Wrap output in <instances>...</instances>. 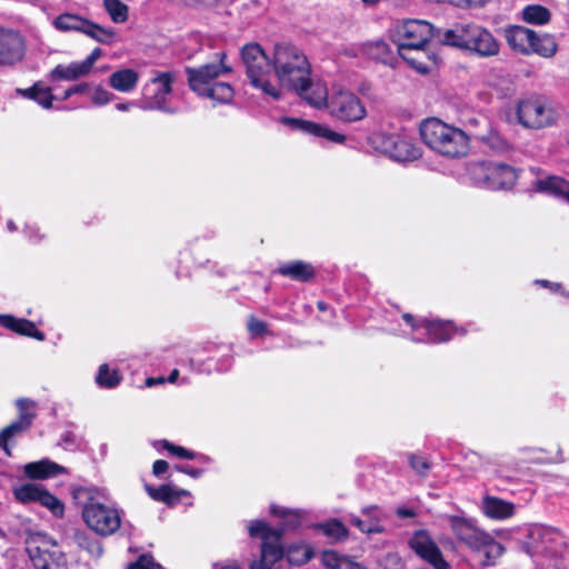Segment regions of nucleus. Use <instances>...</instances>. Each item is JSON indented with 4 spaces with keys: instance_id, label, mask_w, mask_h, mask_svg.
I'll return each mask as SVG.
<instances>
[{
    "instance_id": "a878e982",
    "label": "nucleus",
    "mask_w": 569,
    "mask_h": 569,
    "mask_svg": "<svg viewBox=\"0 0 569 569\" xmlns=\"http://www.w3.org/2000/svg\"><path fill=\"white\" fill-rule=\"evenodd\" d=\"M146 490L153 500L164 502L168 506H174L184 498H191L190 491L172 485H162L158 488L146 486Z\"/></svg>"
},
{
    "instance_id": "ea45409f",
    "label": "nucleus",
    "mask_w": 569,
    "mask_h": 569,
    "mask_svg": "<svg viewBox=\"0 0 569 569\" xmlns=\"http://www.w3.org/2000/svg\"><path fill=\"white\" fill-rule=\"evenodd\" d=\"M82 33L103 44H111L116 39L113 29L103 28L88 20Z\"/></svg>"
},
{
    "instance_id": "c9c22d12",
    "label": "nucleus",
    "mask_w": 569,
    "mask_h": 569,
    "mask_svg": "<svg viewBox=\"0 0 569 569\" xmlns=\"http://www.w3.org/2000/svg\"><path fill=\"white\" fill-rule=\"evenodd\" d=\"M321 562L326 569H365L360 563L332 550L322 552Z\"/></svg>"
},
{
    "instance_id": "b1692460",
    "label": "nucleus",
    "mask_w": 569,
    "mask_h": 569,
    "mask_svg": "<svg viewBox=\"0 0 569 569\" xmlns=\"http://www.w3.org/2000/svg\"><path fill=\"white\" fill-rule=\"evenodd\" d=\"M399 56L420 73L429 72L437 64L436 56L426 46L398 50Z\"/></svg>"
},
{
    "instance_id": "5701e85b",
    "label": "nucleus",
    "mask_w": 569,
    "mask_h": 569,
    "mask_svg": "<svg viewBox=\"0 0 569 569\" xmlns=\"http://www.w3.org/2000/svg\"><path fill=\"white\" fill-rule=\"evenodd\" d=\"M536 31L522 26H509L505 30L508 46L516 52L530 56Z\"/></svg>"
},
{
    "instance_id": "cd10ccee",
    "label": "nucleus",
    "mask_w": 569,
    "mask_h": 569,
    "mask_svg": "<svg viewBox=\"0 0 569 569\" xmlns=\"http://www.w3.org/2000/svg\"><path fill=\"white\" fill-rule=\"evenodd\" d=\"M0 325L21 336L31 337L39 341L44 340V335L30 320L18 319L10 315H0Z\"/></svg>"
},
{
    "instance_id": "e2e57ef3",
    "label": "nucleus",
    "mask_w": 569,
    "mask_h": 569,
    "mask_svg": "<svg viewBox=\"0 0 569 569\" xmlns=\"http://www.w3.org/2000/svg\"><path fill=\"white\" fill-rule=\"evenodd\" d=\"M132 106H133L132 102H121V103L116 104V109L121 112H127L131 109Z\"/></svg>"
},
{
    "instance_id": "dca6fc26",
    "label": "nucleus",
    "mask_w": 569,
    "mask_h": 569,
    "mask_svg": "<svg viewBox=\"0 0 569 569\" xmlns=\"http://www.w3.org/2000/svg\"><path fill=\"white\" fill-rule=\"evenodd\" d=\"M218 62L186 69L189 86L197 94L204 92L208 87H212V81L221 74L231 72V68L224 64L226 53H218Z\"/></svg>"
},
{
    "instance_id": "774afa93",
    "label": "nucleus",
    "mask_w": 569,
    "mask_h": 569,
    "mask_svg": "<svg viewBox=\"0 0 569 569\" xmlns=\"http://www.w3.org/2000/svg\"><path fill=\"white\" fill-rule=\"evenodd\" d=\"M154 383H156V380H154L153 378H149V379H147V381H146V385H147L148 387H152Z\"/></svg>"
},
{
    "instance_id": "7c9ffc66",
    "label": "nucleus",
    "mask_w": 569,
    "mask_h": 569,
    "mask_svg": "<svg viewBox=\"0 0 569 569\" xmlns=\"http://www.w3.org/2000/svg\"><path fill=\"white\" fill-rule=\"evenodd\" d=\"M558 51V43L552 34L549 33H535V39L530 48V54L549 59L552 58Z\"/></svg>"
},
{
    "instance_id": "412c9836",
    "label": "nucleus",
    "mask_w": 569,
    "mask_h": 569,
    "mask_svg": "<svg viewBox=\"0 0 569 569\" xmlns=\"http://www.w3.org/2000/svg\"><path fill=\"white\" fill-rule=\"evenodd\" d=\"M17 407L19 409V419L13 421L0 432V447H2L7 453H9L7 448L8 441L16 435L26 430L31 425V421L34 417L32 401L27 399H19L17 401Z\"/></svg>"
},
{
    "instance_id": "aec40b11",
    "label": "nucleus",
    "mask_w": 569,
    "mask_h": 569,
    "mask_svg": "<svg viewBox=\"0 0 569 569\" xmlns=\"http://www.w3.org/2000/svg\"><path fill=\"white\" fill-rule=\"evenodd\" d=\"M536 176L532 181V189L537 192L560 199L569 204V181L559 176H539L540 169L531 168Z\"/></svg>"
},
{
    "instance_id": "f257e3e1",
    "label": "nucleus",
    "mask_w": 569,
    "mask_h": 569,
    "mask_svg": "<svg viewBox=\"0 0 569 569\" xmlns=\"http://www.w3.org/2000/svg\"><path fill=\"white\" fill-rule=\"evenodd\" d=\"M448 527L455 539L477 553L482 566H495L502 556L505 548L490 533L478 526L473 518L449 515L446 516Z\"/></svg>"
},
{
    "instance_id": "4c0bfd02",
    "label": "nucleus",
    "mask_w": 569,
    "mask_h": 569,
    "mask_svg": "<svg viewBox=\"0 0 569 569\" xmlns=\"http://www.w3.org/2000/svg\"><path fill=\"white\" fill-rule=\"evenodd\" d=\"M199 96L209 98L217 103H228L232 101L234 91L227 82H213L212 87H208Z\"/></svg>"
},
{
    "instance_id": "5fc2aeb1",
    "label": "nucleus",
    "mask_w": 569,
    "mask_h": 569,
    "mask_svg": "<svg viewBox=\"0 0 569 569\" xmlns=\"http://www.w3.org/2000/svg\"><path fill=\"white\" fill-rule=\"evenodd\" d=\"M88 90H89V83L81 82L79 84H76V86L67 89L62 96V100L69 99L72 94L87 93Z\"/></svg>"
},
{
    "instance_id": "9b49d317",
    "label": "nucleus",
    "mask_w": 569,
    "mask_h": 569,
    "mask_svg": "<svg viewBox=\"0 0 569 569\" xmlns=\"http://www.w3.org/2000/svg\"><path fill=\"white\" fill-rule=\"evenodd\" d=\"M518 122L528 129H542L553 124L556 113L545 97L530 96L517 103Z\"/></svg>"
},
{
    "instance_id": "69168bd1",
    "label": "nucleus",
    "mask_w": 569,
    "mask_h": 569,
    "mask_svg": "<svg viewBox=\"0 0 569 569\" xmlns=\"http://www.w3.org/2000/svg\"><path fill=\"white\" fill-rule=\"evenodd\" d=\"M178 375H179L178 370H173L168 378L169 382H174L178 378Z\"/></svg>"
},
{
    "instance_id": "3c124183",
    "label": "nucleus",
    "mask_w": 569,
    "mask_h": 569,
    "mask_svg": "<svg viewBox=\"0 0 569 569\" xmlns=\"http://www.w3.org/2000/svg\"><path fill=\"white\" fill-rule=\"evenodd\" d=\"M128 569H162L160 565L156 563L151 557L141 556L137 562L129 566Z\"/></svg>"
},
{
    "instance_id": "2eb2a0df",
    "label": "nucleus",
    "mask_w": 569,
    "mask_h": 569,
    "mask_svg": "<svg viewBox=\"0 0 569 569\" xmlns=\"http://www.w3.org/2000/svg\"><path fill=\"white\" fill-rule=\"evenodd\" d=\"M409 546L419 558L433 569H450V565L445 559L438 543L427 530L416 531L409 540Z\"/></svg>"
},
{
    "instance_id": "79ce46f5",
    "label": "nucleus",
    "mask_w": 569,
    "mask_h": 569,
    "mask_svg": "<svg viewBox=\"0 0 569 569\" xmlns=\"http://www.w3.org/2000/svg\"><path fill=\"white\" fill-rule=\"evenodd\" d=\"M72 540L78 547L84 549L91 556L99 557L102 553V548L99 542L86 531L76 530L72 535Z\"/></svg>"
},
{
    "instance_id": "0eeeda50",
    "label": "nucleus",
    "mask_w": 569,
    "mask_h": 569,
    "mask_svg": "<svg viewBox=\"0 0 569 569\" xmlns=\"http://www.w3.org/2000/svg\"><path fill=\"white\" fill-rule=\"evenodd\" d=\"M468 176L475 186L488 190L509 189L518 178L515 168L496 162L471 163L468 167Z\"/></svg>"
},
{
    "instance_id": "864d4df0",
    "label": "nucleus",
    "mask_w": 569,
    "mask_h": 569,
    "mask_svg": "<svg viewBox=\"0 0 569 569\" xmlns=\"http://www.w3.org/2000/svg\"><path fill=\"white\" fill-rule=\"evenodd\" d=\"M248 329L252 336H262L266 332L267 327L264 322L256 318H251L248 322Z\"/></svg>"
},
{
    "instance_id": "c756f323",
    "label": "nucleus",
    "mask_w": 569,
    "mask_h": 569,
    "mask_svg": "<svg viewBox=\"0 0 569 569\" xmlns=\"http://www.w3.org/2000/svg\"><path fill=\"white\" fill-rule=\"evenodd\" d=\"M362 513L368 516V520H362L359 517L352 516L350 522L357 527L361 532H380L381 528L379 522L382 518V512L377 506H369L362 509Z\"/></svg>"
},
{
    "instance_id": "20e7f679",
    "label": "nucleus",
    "mask_w": 569,
    "mask_h": 569,
    "mask_svg": "<svg viewBox=\"0 0 569 569\" xmlns=\"http://www.w3.org/2000/svg\"><path fill=\"white\" fill-rule=\"evenodd\" d=\"M420 136L428 147L447 157H460L468 151V136L437 118L427 119L420 124Z\"/></svg>"
},
{
    "instance_id": "6e6552de",
    "label": "nucleus",
    "mask_w": 569,
    "mask_h": 569,
    "mask_svg": "<svg viewBox=\"0 0 569 569\" xmlns=\"http://www.w3.org/2000/svg\"><path fill=\"white\" fill-rule=\"evenodd\" d=\"M300 66L293 73L295 84L289 88L307 104L321 110L328 104L329 92L327 84L320 79L311 77V66L308 60L300 57Z\"/></svg>"
},
{
    "instance_id": "9d476101",
    "label": "nucleus",
    "mask_w": 569,
    "mask_h": 569,
    "mask_svg": "<svg viewBox=\"0 0 569 569\" xmlns=\"http://www.w3.org/2000/svg\"><path fill=\"white\" fill-rule=\"evenodd\" d=\"M442 33L440 30L435 31L429 22L417 19L398 21L390 30V37L398 50L427 46L433 36L440 39Z\"/></svg>"
},
{
    "instance_id": "4be33fe9",
    "label": "nucleus",
    "mask_w": 569,
    "mask_h": 569,
    "mask_svg": "<svg viewBox=\"0 0 569 569\" xmlns=\"http://www.w3.org/2000/svg\"><path fill=\"white\" fill-rule=\"evenodd\" d=\"M287 127L292 130L308 133L310 136L323 138L333 143L341 144L346 141V137L342 133L333 131L327 126H322L309 120L287 117Z\"/></svg>"
},
{
    "instance_id": "1a4fd4ad",
    "label": "nucleus",
    "mask_w": 569,
    "mask_h": 569,
    "mask_svg": "<svg viewBox=\"0 0 569 569\" xmlns=\"http://www.w3.org/2000/svg\"><path fill=\"white\" fill-rule=\"evenodd\" d=\"M370 143L377 151L397 162H411L421 157L420 147L407 134L376 132L370 137Z\"/></svg>"
},
{
    "instance_id": "423d86ee",
    "label": "nucleus",
    "mask_w": 569,
    "mask_h": 569,
    "mask_svg": "<svg viewBox=\"0 0 569 569\" xmlns=\"http://www.w3.org/2000/svg\"><path fill=\"white\" fill-rule=\"evenodd\" d=\"M251 538L262 540L261 559L254 561L250 569H281L283 539L280 530L271 529L263 520H251L247 526Z\"/></svg>"
},
{
    "instance_id": "052dcab7",
    "label": "nucleus",
    "mask_w": 569,
    "mask_h": 569,
    "mask_svg": "<svg viewBox=\"0 0 569 569\" xmlns=\"http://www.w3.org/2000/svg\"><path fill=\"white\" fill-rule=\"evenodd\" d=\"M549 535H550V531L545 529V528H541V527H536L530 532V537L533 540L542 539V538H545L546 536H549Z\"/></svg>"
},
{
    "instance_id": "2f4dec72",
    "label": "nucleus",
    "mask_w": 569,
    "mask_h": 569,
    "mask_svg": "<svg viewBox=\"0 0 569 569\" xmlns=\"http://www.w3.org/2000/svg\"><path fill=\"white\" fill-rule=\"evenodd\" d=\"M17 92L24 98L36 101L44 109H50L52 107L54 97L51 92V89L40 82H37L27 89H18Z\"/></svg>"
},
{
    "instance_id": "72a5a7b5",
    "label": "nucleus",
    "mask_w": 569,
    "mask_h": 569,
    "mask_svg": "<svg viewBox=\"0 0 569 569\" xmlns=\"http://www.w3.org/2000/svg\"><path fill=\"white\" fill-rule=\"evenodd\" d=\"M89 72L80 62H71L70 64H58L51 71V78L54 80L73 81L87 76Z\"/></svg>"
},
{
    "instance_id": "680f3d73",
    "label": "nucleus",
    "mask_w": 569,
    "mask_h": 569,
    "mask_svg": "<svg viewBox=\"0 0 569 569\" xmlns=\"http://www.w3.org/2000/svg\"><path fill=\"white\" fill-rule=\"evenodd\" d=\"M537 283L546 287V288H549L553 291H557L560 289V283H553V282H549L548 280H537Z\"/></svg>"
},
{
    "instance_id": "bf43d9fd",
    "label": "nucleus",
    "mask_w": 569,
    "mask_h": 569,
    "mask_svg": "<svg viewBox=\"0 0 569 569\" xmlns=\"http://www.w3.org/2000/svg\"><path fill=\"white\" fill-rule=\"evenodd\" d=\"M177 470L182 473H186L192 478H199L202 475V470L187 467V466L186 467H177Z\"/></svg>"
},
{
    "instance_id": "de8ad7c7",
    "label": "nucleus",
    "mask_w": 569,
    "mask_h": 569,
    "mask_svg": "<svg viewBox=\"0 0 569 569\" xmlns=\"http://www.w3.org/2000/svg\"><path fill=\"white\" fill-rule=\"evenodd\" d=\"M87 93L94 106L101 107L113 100L114 96L101 86H89Z\"/></svg>"
},
{
    "instance_id": "a19ab883",
    "label": "nucleus",
    "mask_w": 569,
    "mask_h": 569,
    "mask_svg": "<svg viewBox=\"0 0 569 569\" xmlns=\"http://www.w3.org/2000/svg\"><path fill=\"white\" fill-rule=\"evenodd\" d=\"M87 20L79 16L64 13L53 20V26L60 31H80L83 32Z\"/></svg>"
},
{
    "instance_id": "49530a36",
    "label": "nucleus",
    "mask_w": 569,
    "mask_h": 569,
    "mask_svg": "<svg viewBox=\"0 0 569 569\" xmlns=\"http://www.w3.org/2000/svg\"><path fill=\"white\" fill-rule=\"evenodd\" d=\"M319 529L322 533L332 540H342L347 537L346 527L338 520H331L326 523L319 525Z\"/></svg>"
},
{
    "instance_id": "7ed1b4c3",
    "label": "nucleus",
    "mask_w": 569,
    "mask_h": 569,
    "mask_svg": "<svg viewBox=\"0 0 569 569\" xmlns=\"http://www.w3.org/2000/svg\"><path fill=\"white\" fill-rule=\"evenodd\" d=\"M443 44L466 50L480 58H491L499 53L500 44L495 36L477 23H459L445 30L440 37Z\"/></svg>"
},
{
    "instance_id": "4468645a",
    "label": "nucleus",
    "mask_w": 569,
    "mask_h": 569,
    "mask_svg": "<svg viewBox=\"0 0 569 569\" xmlns=\"http://www.w3.org/2000/svg\"><path fill=\"white\" fill-rule=\"evenodd\" d=\"M326 109L333 118L343 122L360 121L367 116L359 97L341 86L333 87Z\"/></svg>"
},
{
    "instance_id": "6e6d98bb",
    "label": "nucleus",
    "mask_w": 569,
    "mask_h": 569,
    "mask_svg": "<svg viewBox=\"0 0 569 569\" xmlns=\"http://www.w3.org/2000/svg\"><path fill=\"white\" fill-rule=\"evenodd\" d=\"M101 54H102L101 49L96 48L83 61H81L83 63V66L86 67V69L88 70V72L91 71L94 62L101 57Z\"/></svg>"
},
{
    "instance_id": "37998d69",
    "label": "nucleus",
    "mask_w": 569,
    "mask_h": 569,
    "mask_svg": "<svg viewBox=\"0 0 569 569\" xmlns=\"http://www.w3.org/2000/svg\"><path fill=\"white\" fill-rule=\"evenodd\" d=\"M121 381V376L118 372V370H111L108 365L103 363L99 367L96 382L101 388H114L117 387Z\"/></svg>"
},
{
    "instance_id": "4d7b16f0",
    "label": "nucleus",
    "mask_w": 569,
    "mask_h": 569,
    "mask_svg": "<svg viewBox=\"0 0 569 569\" xmlns=\"http://www.w3.org/2000/svg\"><path fill=\"white\" fill-rule=\"evenodd\" d=\"M457 7H482L488 0H450Z\"/></svg>"
},
{
    "instance_id": "6ab92c4d",
    "label": "nucleus",
    "mask_w": 569,
    "mask_h": 569,
    "mask_svg": "<svg viewBox=\"0 0 569 569\" xmlns=\"http://www.w3.org/2000/svg\"><path fill=\"white\" fill-rule=\"evenodd\" d=\"M50 542L31 538L28 541L27 550L36 569H66L62 555H56L47 549Z\"/></svg>"
},
{
    "instance_id": "c03bdc74",
    "label": "nucleus",
    "mask_w": 569,
    "mask_h": 569,
    "mask_svg": "<svg viewBox=\"0 0 569 569\" xmlns=\"http://www.w3.org/2000/svg\"><path fill=\"white\" fill-rule=\"evenodd\" d=\"M308 60L303 52L296 47L287 46V89L295 84L293 73L300 66L299 59Z\"/></svg>"
},
{
    "instance_id": "58836bf2",
    "label": "nucleus",
    "mask_w": 569,
    "mask_h": 569,
    "mask_svg": "<svg viewBox=\"0 0 569 569\" xmlns=\"http://www.w3.org/2000/svg\"><path fill=\"white\" fill-rule=\"evenodd\" d=\"M313 557V550L306 542L291 543L287 546V562L296 566L308 562Z\"/></svg>"
},
{
    "instance_id": "a18cd8bd",
    "label": "nucleus",
    "mask_w": 569,
    "mask_h": 569,
    "mask_svg": "<svg viewBox=\"0 0 569 569\" xmlns=\"http://www.w3.org/2000/svg\"><path fill=\"white\" fill-rule=\"evenodd\" d=\"M103 7L114 23L128 20V7L120 0H103Z\"/></svg>"
},
{
    "instance_id": "8fccbe9b",
    "label": "nucleus",
    "mask_w": 569,
    "mask_h": 569,
    "mask_svg": "<svg viewBox=\"0 0 569 569\" xmlns=\"http://www.w3.org/2000/svg\"><path fill=\"white\" fill-rule=\"evenodd\" d=\"M163 447L166 450H168L171 455L173 456H177L179 458H182V459H194L196 458V453L183 448V447H180V446H176V445H172L168 441H164L163 443Z\"/></svg>"
},
{
    "instance_id": "ddd939ff",
    "label": "nucleus",
    "mask_w": 569,
    "mask_h": 569,
    "mask_svg": "<svg viewBox=\"0 0 569 569\" xmlns=\"http://www.w3.org/2000/svg\"><path fill=\"white\" fill-rule=\"evenodd\" d=\"M82 519L92 531L100 536L114 533L121 525V515L116 507L94 500L83 506Z\"/></svg>"
},
{
    "instance_id": "a211bd4d",
    "label": "nucleus",
    "mask_w": 569,
    "mask_h": 569,
    "mask_svg": "<svg viewBox=\"0 0 569 569\" xmlns=\"http://www.w3.org/2000/svg\"><path fill=\"white\" fill-rule=\"evenodd\" d=\"M24 53L23 37L19 32L0 27V64H14L23 59Z\"/></svg>"
},
{
    "instance_id": "e433bc0d",
    "label": "nucleus",
    "mask_w": 569,
    "mask_h": 569,
    "mask_svg": "<svg viewBox=\"0 0 569 569\" xmlns=\"http://www.w3.org/2000/svg\"><path fill=\"white\" fill-rule=\"evenodd\" d=\"M521 19L529 24L543 26L551 19V12L541 4H528L521 10Z\"/></svg>"
},
{
    "instance_id": "09e8293b",
    "label": "nucleus",
    "mask_w": 569,
    "mask_h": 569,
    "mask_svg": "<svg viewBox=\"0 0 569 569\" xmlns=\"http://www.w3.org/2000/svg\"><path fill=\"white\" fill-rule=\"evenodd\" d=\"M307 518V512L300 509H287V529L300 527Z\"/></svg>"
},
{
    "instance_id": "f03ea898",
    "label": "nucleus",
    "mask_w": 569,
    "mask_h": 569,
    "mask_svg": "<svg viewBox=\"0 0 569 569\" xmlns=\"http://www.w3.org/2000/svg\"><path fill=\"white\" fill-rule=\"evenodd\" d=\"M241 57L250 83L264 94L279 99L283 89V67L277 63L272 64L257 43L244 46L241 50Z\"/></svg>"
},
{
    "instance_id": "c85d7f7f",
    "label": "nucleus",
    "mask_w": 569,
    "mask_h": 569,
    "mask_svg": "<svg viewBox=\"0 0 569 569\" xmlns=\"http://www.w3.org/2000/svg\"><path fill=\"white\" fill-rule=\"evenodd\" d=\"M139 73L131 68H122L109 77V86L118 92H131L139 82Z\"/></svg>"
},
{
    "instance_id": "13d9d810",
    "label": "nucleus",
    "mask_w": 569,
    "mask_h": 569,
    "mask_svg": "<svg viewBox=\"0 0 569 569\" xmlns=\"http://www.w3.org/2000/svg\"><path fill=\"white\" fill-rule=\"evenodd\" d=\"M169 468V465L164 460H156L152 466V472L156 477H160L162 473H164Z\"/></svg>"
},
{
    "instance_id": "393cba45",
    "label": "nucleus",
    "mask_w": 569,
    "mask_h": 569,
    "mask_svg": "<svg viewBox=\"0 0 569 569\" xmlns=\"http://www.w3.org/2000/svg\"><path fill=\"white\" fill-rule=\"evenodd\" d=\"M480 510L489 519L506 520L513 516L515 505L501 498L486 495L482 498Z\"/></svg>"
},
{
    "instance_id": "f3484780",
    "label": "nucleus",
    "mask_w": 569,
    "mask_h": 569,
    "mask_svg": "<svg viewBox=\"0 0 569 569\" xmlns=\"http://www.w3.org/2000/svg\"><path fill=\"white\" fill-rule=\"evenodd\" d=\"M13 496L21 503L38 502L49 509L54 516H63L64 507L62 502L40 485L30 482L16 487Z\"/></svg>"
},
{
    "instance_id": "338daca9",
    "label": "nucleus",
    "mask_w": 569,
    "mask_h": 569,
    "mask_svg": "<svg viewBox=\"0 0 569 569\" xmlns=\"http://www.w3.org/2000/svg\"><path fill=\"white\" fill-rule=\"evenodd\" d=\"M317 306L320 311H326L328 309L327 303L323 301H319Z\"/></svg>"
},
{
    "instance_id": "f8f14e48",
    "label": "nucleus",
    "mask_w": 569,
    "mask_h": 569,
    "mask_svg": "<svg viewBox=\"0 0 569 569\" xmlns=\"http://www.w3.org/2000/svg\"><path fill=\"white\" fill-rule=\"evenodd\" d=\"M173 81L174 74L172 72H154L153 77L143 86L139 107L142 110H160L174 113L177 110L167 106Z\"/></svg>"
},
{
    "instance_id": "bb28decb",
    "label": "nucleus",
    "mask_w": 569,
    "mask_h": 569,
    "mask_svg": "<svg viewBox=\"0 0 569 569\" xmlns=\"http://www.w3.org/2000/svg\"><path fill=\"white\" fill-rule=\"evenodd\" d=\"M23 471L30 479H47L66 472V468L49 459H42L24 465Z\"/></svg>"
},
{
    "instance_id": "603ef678",
    "label": "nucleus",
    "mask_w": 569,
    "mask_h": 569,
    "mask_svg": "<svg viewBox=\"0 0 569 569\" xmlns=\"http://www.w3.org/2000/svg\"><path fill=\"white\" fill-rule=\"evenodd\" d=\"M409 461L412 469L416 470L421 476H425L427 471L430 469L429 462L421 457L411 456Z\"/></svg>"
},
{
    "instance_id": "0e129e2a",
    "label": "nucleus",
    "mask_w": 569,
    "mask_h": 569,
    "mask_svg": "<svg viewBox=\"0 0 569 569\" xmlns=\"http://www.w3.org/2000/svg\"><path fill=\"white\" fill-rule=\"evenodd\" d=\"M397 513L400 516V517H403V518H409V517H413L415 516V512L410 509H405V508H400L398 509Z\"/></svg>"
},
{
    "instance_id": "473e14b6",
    "label": "nucleus",
    "mask_w": 569,
    "mask_h": 569,
    "mask_svg": "<svg viewBox=\"0 0 569 569\" xmlns=\"http://www.w3.org/2000/svg\"><path fill=\"white\" fill-rule=\"evenodd\" d=\"M361 52L366 57L386 64L390 63L392 59L389 44L382 40L363 43L361 46Z\"/></svg>"
},
{
    "instance_id": "f704fd0d",
    "label": "nucleus",
    "mask_w": 569,
    "mask_h": 569,
    "mask_svg": "<svg viewBox=\"0 0 569 569\" xmlns=\"http://www.w3.org/2000/svg\"><path fill=\"white\" fill-rule=\"evenodd\" d=\"M316 276V268L306 261L293 260L287 262V277L299 282H309Z\"/></svg>"
},
{
    "instance_id": "39448f33",
    "label": "nucleus",
    "mask_w": 569,
    "mask_h": 569,
    "mask_svg": "<svg viewBox=\"0 0 569 569\" xmlns=\"http://www.w3.org/2000/svg\"><path fill=\"white\" fill-rule=\"evenodd\" d=\"M408 330L403 333L415 342L439 343L450 340L456 335L463 336L467 330L456 327L451 321L416 319L410 313L402 316Z\"/></svg>"
}]
</instances>
